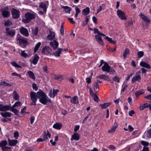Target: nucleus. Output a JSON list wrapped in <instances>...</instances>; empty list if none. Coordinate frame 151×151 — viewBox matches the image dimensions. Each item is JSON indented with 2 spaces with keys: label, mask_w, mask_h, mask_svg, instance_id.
I'll return each instance as SVG.
<instances>
[{
  "label": "nucleus",
  "mask_w": 151,
  "mask_h": 151,
  "mask_svg": "<svg viewBox=\"0 0 151 151\" xmlns=\"http://www.w3.org/2000/svg\"><path fill=\"white\" fill-rule=\"evenodd\" d=\"M31 99L32 101L31 105H36L37 98L39 99L40 102L42 104L45 105L48 103H51V100L42 91H38L37 93L31 91L30 93Z\"/></svg>",
  "instance_id": "nucleus-1"
},
{
  "label": "nucleus",
  "mask_w": 151,
  "mask_h": 151,
  "mask_svg": "<svg viewBox=\"0 0 151 151\" xmlns=\"http://www.w3.org/2000/svg\"><path fill=\"white\" fill-rule=\"evenodd\" d=\"M17 40L19 41L20 45L23 48H25L28 43L26 39L21 36L19 34L17 35Z\"/></svg>",
  "instance_id": "nucleus-2"
},
{
  "label": "nucleus",
  "mask_w": 151,
  "mask_h": 151,
  "mask_svg": "<svg viewBox=\"0 0 151 151\" xmlns=\"http://www.w3.org/2000/svg\"><path fill=\"white\" fill-rule=\"evenodd\" d=\"M25 18L23 19L22 22L25 23H28L31 20L35 18V15L30 12H27L25 14Z\"/></svg>",
  "instance_id": "nucleus-3"
},
{
  "label": "nucleus",
  "mask_w": 151,
  "mask_h": 151,
  "mask_svg": "<svg viewBox=\"0 0 151 151\" xmlns=\"http://www.w3.org/2000/svg\"><path fill=\"white\" fill-rule=\"evenodd\" d=\"M116 14L119 18L121 20H126L127 18L125 13L120 9H118L116 11Z\"/></svg>",
  "instance_id": "nucleus-4"
},
{
  "label": "nucleus",
  "mask_w": 151,
  "mask_h": 151,
  "mask_svg": "<svg viewBox=\"0 0 151 151\" xmlns=\"http://www.w3.org/2000/svg\"><path fill=\"white\" fill-rule=\"evenodd\" d=\"M52 50L48 46H46L42 50V53L47 55L50 56L51 55Z\"/></svg>",
  "instance_id": "nucleus-5"
},
{
  "label": "nucleus",
  "mask_w": 151,
  "mask_h": 151,
  "mask_svg": "<svg viewBox=\"0 0 151 151\" xmlns=\"http://www.w3.org/2000/svg\"><path fill=\"white\" fill-rule=\"evenodd\" d=\"M20 11L16 9L13 8L12 9V18L14 19H17L20 17Z\"/></svg>",
  "instance_id": "nucleus-6"
},
{
  "label": "nucleus",
  "mask_w": 151,
  "mask_h": 151,
  "mask_svg": "<svg viewBox=\"0 0 151 151\" xmlns=\"http://www.w3.org/2000/svg\"><path fill=\"white\" fill-rule=\"evenodd\" d=\"M2 15L3 17L5 18L9 17L10 15L9 9L7 7L4 8L1 10Z\"/></svg>",
  "instance_id": "nucleus-7"
},
{
  "label": "nucleus",
  "mask_w": 151,
  "mask_h": 151,
  "mask_svg": "<svg viewBox=\"0 0 151 151\" xmlns=\"http://www.w3.org/2000/svg\"><path fill=\"white\" fill-rule=\"evenodd\" d=\"M6 34L11 37H14L15 34V29H11L9 27H6Z\"/></svg>",
  "instance_id": "nucleus-8"
},
{
  "label": "nucleus",
  "mask_w": 151,
  "mask_h": 151,
  "mask_svg": "<svg viewBox=\"0 0 151 151\" xmlns=\"http://www.w3.org/2000/svg\"><path fill=\"white\" fill-rule=\"evenodd\" d=\"M11 108V106L9 105L4 106L2 104H0V111H6L10 110Z\"/></svg>",
  "instance_id": "nucleus-9"
},
{
  "label": "nucleus",
  "mask_w": 151,
  "mask_h": 151,
  "mask_svg": "<svg viewBox=\"0 0 151 151\" xmlns=\"http://www.w3.org/2000/svg\"><path fill=\"white\" fill-rule=\"evenodd\" d=\"M20 33L25 37H27L29 35L27 29L25 27H22L20 30Z\"/></svg>",
  "instance_id": "nucleus-10"
},
{
  "label": "nucleus",
  "mask_w": 151,
  "mask_h": 151,
  "mask_svg": "<svg viewBox=\"0 0 151 151\" xmlns=\"http://www.w3.org/2000/svg\"><path fill=\"white\" fill-rule=\"evenodd\" d=\"M101 69L103 71L108 72L110 70L111 67L106 62H105L104 65L102 67Z\"/></svg>",
  "instance_id": "nucleus-11"
},
{
  "label": "nucleus",
  "mask_w": 151,
  "mask_h": 151,
  "mask_svg": "<svg viewBox=\"0 0 151 151\" xmlns=\"http://www.w3.org/2000/svg\"><path fill=\"white\" fill-rule=\"evenodd\" d=\"M59 92V90L58 89L55 90L53 89L52 91V90L51 89L50 91V92L49 93L48 95L50 97H52L54 98L55 96H56Z\"/></svg>",
  "instance_id": "nucleus-12"
},
{
  "label": "nucleus",
  "mask_w": 151,
  "mask_h": 151,
  "mask_svg": "<svg viewBox=\"0 0 151 151\" xmlns=\"http://www.w3.org/2000/svg\"><path fill=\"white\" fill-rule=\"evenodd\" d=\"M118 127L117 123L115 122L114 125L111 129L108 131V132L110 134H113L115 132L116 129Z\"/></svg>",
  "instance_id": "nucleus-13"
},
{
  "label": "nucleus",
  "mask_w": 151,
  "mask_h": 151,
  "mask_svg": "<svg viewBox=\"0 0 151 151\" xmlns=\"http://www.w3.org/2000/svg\"><path fill=\"white\" fill-rule=\"evenodd\" d=\"M8 142L9 145L10 146H14L16 145L18 142L17 140L10 139L9 138L8 139Z\"/></svg>",
  "instance_id": "nucleus-14"
},
{
  "label": "nucleus",
  "mask_w": 151,
  "mask_h": 151,
  "mask_svg": "<svg viewBox=\"0 0 151 151\" xmlns=\"http://www.w3.org/2000/svg\"><path fill=\"white\" fill-rule=\"evenodd\" d=\"M139 16L145 22H147L148 23H150V20L146 16L143 15L142 13H140Z\"/></svg>",
  "instance_id": "nucleus-15"
},
{
  "label": "nucleus",
  "mask_w": 151,
  "mask_h": 151,
  "mask_svg": "<svg viewBox=\"0 0 151 151\" xmlns=\"http://www.w3.org/2000/svg\"><path fill=\"white\" fill-rule=\"evenodd\" d=\"M95 39L101 45H102L104 44L103 41L101 37L98 35L95 36Z\"/></svg>",
  "instance_id": "nucleus-16"
},
{
  "label": "nucleus",
  "mask_w": 151,
  "mask_h": 151,
  "mask_svg": "<svg viewBox=\"0 0 151 151\" xmlns=\"http://www.w3.org/2000/svg\"><path fill=\"white\" fill-rule=\"evenodd\" d=\"M141 80V77L139 75L136 74L133 77L132 80V83H134L137 81H139Z\"/></svg>",
  "instance_id": "nucleus-17"
},
{
  "label": "nucleus",
  "mask_w": 151,
  "mask_h": 151,
  "mask_svg": "<svg viewBox=\"0 0 151 151\" xmlns=\"http://www.w3.org/2000/svg\"><path fill=\"white\" fill-rule=\"evenodd\" d=\"M50 45L53 48L55 49L58 47V43L56 40H54L53 41L50 42Z\"/></svg>",
  "instance_id": "nucleus-18"
},
{
  "label": "nucleus",
  "mask_w": 151,
  "mask_h": 151,
  "mask_svg": "<svg viewBox=\"0 0 151 151\" xmlns=\"http://www.w3.org/2000/svg\"><path fill=\"white\" fill-rule=\"evenodd\" d=\"M70 102L71 103L74 104H78L79 101L78 97L77 96H76L73 97L71 99Z\"/></svg>",
  "instance_id": "nucleus-19"
},
{
  "label": "nucleus",
  "mask_w": 151,
  "mask_h": 151,
  "mask_svg": "<svg viewBox=\"0 0 151 151\" xmlns=\"http://www.w3.org/2000/svg\"><path fill=\"white\" fill-rule=\"evenodd\" d=\"M140 65L143 67L147 69H150L151 68L150 65L146 62L141 61L140 63Z\"/></svg>",
  "instance_id": "nucleus-20"
},
{
  "label": "nucleus",
  "mask_w": 151,
  "mask_h": 151,
  "mask_svg": "<svg viewBox=\"0 0 151 151\" xmlns=\"http://www.w3.org/2000/svg\"><path fill=\"white\" fill-rule=\"evenodd\" d=\"M39 59V56L37 54H35L33 59V60L31 62V63L34 65H36L37 63V62Z\"/></svg>",
  "instance_id": "nucleus-21"
},
{
  "label": "nucleus",
  "mask_w": 151,
  "mask_h": 151,
  "mask_svg": "<svg viewBox=\"0 0 151 151\" xmlns=\"http://www.w3.org/2000/svg\"><path fill=\"white\" fill-rule=\"evenodd\" d=\"M63 51V50L61 48H59L57 51L53 53V55L55 57H59L60 56V54Z\"/></svg>",
  "instance_id": "nucleus-22"
},
{
  "label": "nucleus",
  "mask_w": 151,
  "mask_h": 151,
  "mask_svg": "<svg viewBox=\"0 0 151 151\" xmlns=\"http://www.w3.org/2000/svg\"><path fill=\"white\" fill-rule=\"evenodd\" d=\"M99 84L96 82H95L93 85V89L96 93L98 92L99 90Z\"/></svg>",
  "instance_id": "nucleus-23"
},
{
  "label": "nucleus",
  "mask_w": 151,
  "mask_h": 151,
  "mask_svg": "<svg viewBox=\"0 0 151 151\" xmlns=\"http://www.w3.org/2000/svg\"><path fill=\"white\" fill-rule=\"evenodd\" d=\"M50 34L47 36V38L48 40H52L54 38L55 36V33L53 32L50 31Z\"/></svg>",
  "instance_id": "nucleus-24"
},
{
  "label": "nucleus",
  "mask_w": 151,
  "mask_h": 151,
  "mask_svg": "<svg viewBox=\"0 0 151 151\" xmlns=\"http://www.w3.org/2000/svg\"><path fill=\"white\" fill-rule=\"evenodd\" d=\"M40 7L43 9V12L45 13L47 11V6L45 3L44 2H41L39 5Z\"/></svg>",
  "instance_id": "nucleus-25"
},
{
  "label": "nucleus",
  "mask_w": 151,
  "mask_h": 151,
  "mask_svg": "<svg viewBox=\"0 0 151 151\" xmlns=\"http://www.w3.org/2000/svg\"><path fill=\"white\" fill-rule=\"evenodd\" d=\"M53 127L55 129L60 130L62 128V125L61 123L57 122L53 125Z\"/></svg>",
  "instance_id": "nucleus-26"
},
{
  "label": "nucleus",
  "mask_w": 151,
  "mask_h": 151,
  "mask_svg": "<svg viewBox=\"0 0 151 151\" xmlns=\"http://www.w3.org/2000/svg\"><path fill=\"white\" fill-rule=\"evenodd\" d=\"M12 95L13 96V99L15 101H18L19 100L20 96L19 94L16 91H13Z\"/></svg>",
  "instance_id": "nucleus-27"
},
{
  "label": "nucleus",
  "mask_w": 151,
  "mask_h": 151,
  "mask_svg": "<svg viewBox=\"0 0 151 151\" xmlns=\"http://www.w3.org/2000/svg\"><path fill=\"white\" fill-rule=\"evenodd\" d=\"M44 134L43 136V138L45 140H46L48 139L47 137L48 136L49 138H50L51 137V134L48 131H44Z\"/></svg>",
  "instance_id": "nucleus-28"
},
{
  "label": "nucleus",
  "mask_w": 151,
  "mask_h": 151,
  "mask_svg": "<svg viewBox=\"0 0 151 151\" xmlns=\"http://www.w3.org/2000/svg\"><path fill=\"white\" fill-rule=\"evenodd\" d=\"M79 138L80 136L78 134L76 133H75L72 136L70 139L71 141L73 140H78L79 139Z\"/></svg>",
  "instance_id": "nucleus-29"
},
{
  "label": "nucleus",
  "mask_w": 151,
  "mask_h": 151,
  "mask_svg": "<svg viewBox=\"0 0 151 151\" xmlns=\"http://www.w3.org/2000/svg\"><path fill=\"white\" fill-rule=\"evenodd\" d=\"M0 114L3 117H10L11 116L12 113L8 112L5 111L1 113Z\"/></svg>",
  "instance_id": "nucleus-30"
},
{
  "label": "nucleus",
  "mask_w": 151,
  "mask_h": 151,
  "mask_svg": "<svg viewBox=\"0 0 151 151\" xmlns=\"http://www.w3.org/2000/svg\"><path fill=\"white\" fill-rule=\"evenodd\" d=\"M27 74L30 78L35 81L36 79L33 73L31 71H29L27 73Z\"/></svg>",
  "instance_id": "nucleus-31"
},
{
  "label": "nucleus",
  "mask_w": 151,
  "mask_h": 151,
  "mask_svg": "<svg viewBox=\"0 0 151 151\" xmlns=\"http://www.w3.org/2000/svg\"><path fill=\"white\" fill-rule=\"evenodd\" d=\"M90 12V9L88 7H86L85 9H84L82 12V13L85 15H86L89 14Z\"/></svg>",
  "instance_id": "nucleus-32"
},
{
  "label": "nucleus",
  "mask_w": 151,
  "mask_h": 151,
  "mask_svg": "<svg viewBox=\"0 0 151 151\" xmlns=\"http://www.w3.org/2000/svg\"><path fill=\"white\" fill-rule=\"evenodd\" d=\"M111 104V103H105L104 104H101L99 105V106L102 109H104L106 108L108 106Z\"/></svg>",
  "instance_id": "nucleus-33"
},
{
  "label": "nucleus",
  "mask_w": 151,
  "mask_h": 151,
  "mask_svg": "<svg viewBox=\"0 0 151 151\" xmlns=\"http://www.w3.org/2000/svg\"><path fill=\"white\" fill-rule=\"evenodd\" d=\"M144 93V90L142 89H141L136 91L135 93V94L136 97H137L139 96L140 95L143 94Z\"/></svg>",
  "instance_id": "nucleus-34"
},
{
  "label": "nucleus",
  "mask_w": 151,
  "mask_h": 151,
  "mask_svg": "<svg viewBox=\"0 0 151 151\" xmlns=\"http://www.w3.org/2000/svg\"><path fill=\"white\" fill-rule=\"evenodd\" d=\"M41 45L40 42H39L37 43L35 45L34 49V52H36L38 50Z\"/></svg>",
  "instance_id": "nucleus-35"
},
{
  "label": "nucleus",
  "mask_w": 151,
  "mask_h": 151,
  "mask_svg": "<svg viewBox=\"0 0 151 151\" xmlns=\"http://www.w3.org/2000/svg\"><path fill=\"white\" fill-rule=\"evenodd\" d=\"M22 105V104L20 101H17L15 102L14 104L11 106V108H15L16 107L20 106Z\"/></svg>",
  "instance_id": "nucleus-36"
},
{
  "label": "nucleus",
  "mask_w": 151,
  "mask_h": 151,
  "mask_svg": "<svg viewBox=\"0 0 151 151\" xmlns=\"http://www.w3.org/2000/svg\"><path fill=\"white\" fill-rule=\"evenodd\" d=\"M7 144V142L6 140H4L1 141L0 142V147L1 148L2 147H5L6 146Z\"/></svg>",
  "instance_id": "nucleus-37"
},
{
  "label": "nucleus",
  "mask_w": 151,
  "mask_h": 151,
  "mask_svg": "<svg viewBox=\"0 0 151 151\" xmlns=\"http://www.w3.org/2000/svg\"><path fill=\"white\" fill-rule=\"evenodd\" d=\"M145 135L147 137L150 138L151 137V129H149L146 132H145Z\"/></svg>",
  "instance_id": "nucleus-38"
},
{
  "label": "nucleus",
  "mask_w": 151,
  "mask_h": 151,
  "mask_svg": "<svg viewBox=\"0 0 151 151\" xmlns=\"http://www.w3.org/2000/svg\"><path fill=\"white\" fill-rule=\"evenodd\" d=\"M105 39L108 41L110 42L111 43L115 44L116 43V42L112 40L111 38H110L108 37H106L105 38Z\"/></svg>",
  "instance_id": "nucleus-39"
},
{
  "label": "nucleus",
  "mask_w": 151,
  "mask_h": 151,
  "mask_svg": "<svg viewBox=\"0 0 151 151\" xmlns=\"http://www.w3.org/2000/svg\"><path fill=\"white\" fill-rule=\"evenodd\" d=\"M38 32V27H36L34 29L32 30V34L35 35H37Z\"/></svg>",
  "instance_id": "nucleus-40"
},
{
  "label": "nucleus",
  "mask_w": 151,
  "mask_h": 151,
  "mask_svg": "<svg viewBox=\"0 0 151 151\" xmlns=\"http://www.w3.org/2000/svg\"><path fill=\"white\" fill-rule=\"evenodd\" d=\"M147 107V103H145L144 104L141 105L139 108L140 110H143L144 109Z\"/></svg>",
  "instance_id": "nucleus-41"
},
{
  "label": "nucleus",
  "mask_w": 151,
  "mask_h": 151,
  "mask_svg": "<svg viewBox=\"0 0 151 151\" xmlns=\"http://www.w3.org/2000/svg\"><path fill=\"white\" fill-rule=\"evenodd\" d=\"M62 8L65 9V11L68 13H70V12L71 10L70 7L68 6H63Z\"/></svg>",
  "instance_id": "nucleus-42"
},
{
  "label": "nucleus",
  "mask_w": 151,
  "mask_h": 151,
  "mask_svg": "<svg viewBox=\"0 0 151 151\" xmlns=\"http://www.w3.org/2000/svg\"><path fill=\"white\" fill-rule=\"evenodd\" d=\"M97 78H98L100 79H104L105 80H107V79L108 78V77L106 76L105 75H100Z\"/></svg>",
  "instance_id": "nucleus-43"
},
{
  "label": "nucleus",
  "mask_w": 151,
  "mask_h": 151,
  "mask_svg": "<svg viewBox=\"0 0 151 151\" xmlns=\"http://www.w3.org/2000/svg\"><path fill=\"white\" fill-rule=\"evenodd\" d=\"M20 55L24 57L27 58L29 57V55L27 53H25L24 51H22Z\"/></svg>",
  "instance_id": "nucleus-44"
},
{
  "label": "nucleus",
  "mask_w": 151,
  "mask_h": 151,
  "mask_svg": "<svg viewBox=\"0 0 151 151\" xmlns=\"http://www.w3.org/2000/svg\"><path fill=\"white\" fill-rule=\"evenodd\" d=\"M129 50L128 48L126 49L125 50L124 53H123V55L124 58H125L126 57L127 55L129 53Z\"/></svg>",
  "instance_id": "nucleus-45"
},
{
  "label": "nucleus",
  "mask_w": 151,
  "mask_h": 151,
  "mask_svg": "<svg viewBox=\"0 0 151 151\" xmlns=\"http://www.w3.org/2000/svg\"><path fill=\"white\" fill-rule=\"evenodd\" d=\"M0 85L1 86H11V85L9 83H7L5 81H3L2 82H1L0 83Z\"/></svg>",
  "instance_id": "nucleus-46"
},
{
  "label": "nucleus",
  "mask_w": 151,
  "mask_h": 151,
  "mask_svg": "<svg viewBox=\"0 0 151 151\" xmlns=\"http://www.w3.org/2000/svg\"><path fill=\"white\" fill-rule=\"evenodd\" d=\"M14 108H11L10 110L14 113L16 115H17V113L19 112V111L16 109Z\"/></svg>",
  "instance_id": "nucleus-47"
},
{
  "label": "nucleus",
  "mask_w": 151,
  "mask_h": 151,
  "mask_svg": "<svg viewBox=\"0 0 151 151\" xmlns=\"http://www.w3.org/2000/svg\"><path fill=\"white\" fill-rule=\"evenodd\" d=\"M12 24V22L9 20H8L7 21L5 22L4 24L5 26H9Z\"/></svg>",
  "instance_id": "nucleus-48"
},
{
  "label": "nucleus",
  "mask_w": 151,
  "mask_h": 151,
  "mask_svg": "<svg viewBox=\"0 0 151 151\" xmlns=\"http://www.w3.org/2000/svg\"><path fill=\"white\" fill-rule=\"evenodd\" d=\"M63 27H64L63 24V23H62L61 24V28H60V34L62 35H63L64 34V29Z\"/></svg>",
  "instance_id": "nucleus-49"
},
{
  "label": "nucleus",
  "mask_w": 151,
  "mask_h": 151,
  "mask_svg": "<svg viewBox=\"0 0 151 151\" xmlns=\"http://www.w3.org/2000/svg\"><path fill=\"white\" fill-rule=\"evenodd\" d=\"M112 79L114 81L118 83H119L120 82V78L116 76H115Z\"/></svg>",
  "instance_id": "nucleus-50"
},
{
  "label": "nucleus",
  "mask_w": 151,
  "mask_h": 151,
  "mask_svg": "<svg viewBox=\"0 0 151 151\" xmlns=\"http://www.w3.org/2000/svg\"><path fill=\"white\" fill-rule=\"evenodd\" d=\"M11 149L10 147L5 146V147H2L1 149L3 151H8Z\"/></svg>",
  "instance_id": "nucleus-51"
},
{
  "label": "nucleus",
  "mask_w": 151,
  "mask_h": 151,
  "mask_svg": "<svg viewBox=\"0 0 151 151\" xmlns=\"http://www.w3.org/2000/svg\"><path fill=\"white\" fill-rule=\"evenodd\" d=\"M137 54L138 55V58H140L143 56L144 53L142 51H139L137 52Z\"/></svg>",
  "instance_id": "nucleus-52"
},
{
  "label": "nucleus",
  "mask_w": 151,
  "mask_h": 151,
  "mask_svg": "<svg viewBox=\"0 0 151 151\" xmlns=\"http://www.w3.org/2000/svg\"><path fill=\"white\" fill-rule=\"evenodd\" d=\"M128 86V85L127 84L123 85L122 86V88L121 90V92H122L124 91Z\"/></svg>",
  "instance_id": "nucleus-53"
},
{
  "label": "nucleus",
  "mask_w": 151,
  "mask_h": 151,
  "mask_svg": "<svg viewBox=\"0 0 151 151\" xmlns=\"http://www.w3.org/2000/svg\"><path fill=\"white\" fill-rule=\"evenodd\" d=\"M11 64L14 67L16 68H20L21 67L19 65H18L16 63L14 62H11Z\"/></svg>",
  "instance_id": "nucleus-54"
},
{
  "label": "nucleus",
  "mask_w": 151,
  "mask_h": 151,
  "mask_svg": "<svg viewBox=\"0 0 151 151\" xmlns=\"http://www.w3.org/2000/svg\"><path fill=\"white\" fill-rule=\"evenodd\" d=\"M141 143L144 146H148L149 145V143L148 142L144 141H141Z\"/></svg>",
  "instance_id": "nucleus-55"
},
{
  "label": "nucleus",
  "mask_w": 151,
  "mask_h": 151,
  "mask_svg": "<svg viewBox=\"0 0 151 151\" xmlns=\"http://www.w3.org/2000/svg\"><path fill=\"white\" fill-rule=\"evenodd\" d=\"M89 93L90 95L92 97L96 95V94L93 91L91 88H89Z\"/></svg>",
  "instance_id": "nucleus-56"
},
{
  "label": "nucleus",
  "mask_w": 151,
  "mask_h": 151,
  "mask_svg": "<svg viewBox=\"0 0 151 151\" xmlns=\"http://www.w3.org/2000/svg\"><path fill=\"white\" fill-rule=\"evenodd\" d=\"M32 87L33 88L35 91H37L38 90V88L37 84L35 83H33L32 84Z\"/></svg>",
  "instance_id": "nucleus-57"
},
{
  "label": "nucleus",
  "mask_w": 151,
  "mask_h": 151,
  "mask_svg": "<svg viewBox=\"0 0 151 151\" xmlns=\"http://www.w3.org/2000/svg\"><path fill=\"white\" fill-rule=\"evenodd\" d=\"M19 136V133L18 131H16L14 133V137L16 139H18Z\"/></svg>",
  "instance_id": "nucleus-58"
},
{
  "label": "nucleus",
  "mask_w": 151,
  "mask_h": 151,
  "mask_svg": "<svg viewBox=\"0 0 151 151\" xmlns=\"http://www.w3.org/2000/svg\"><path fill=\"white\" fill-rule=\"evenodd\" d=\"M104 4H102L99 7V8L97 10V13H98L99 12H100V11H101L102 9V7L104 6Z\"/></svg>",
  "instance_id": "nucleus-59"
},
{
  "label": "nucleus",
  "mask_w": 151,
  "mask_h": 151,
  "mask_svg": "<svg viewBox=\"0 0 151 151\" xmlns=\"http://www.w3.org/2000/svg\"><path fill=\"white\" fill-rule=\"evenodd\" d=\"M90 115V114H88L87 115V116L83 119V121L82 123V124H83L87 120V119L89 117Z\"/></svg>",
  "instance_id": "nucleus-60"
},
{
  "label": "nucleus",
  "mask_w": 151,
  "mask_h": 151,
  "mask_svg": "<svg viewBox=\"0 0 151 151\" xmlns=\"http://www.w3.org/2000/svg\"><path fill=\"white\" fill-rule=\"evenodd\" d=\"M11 75L12 76H18L20 78H21V76L20 74H18L16 72H14L12 73Z\"/></svg>",
  "instance_id": "nucleus-61"
},
{
  "label": "nucleus",
  "mask_w": 151,
  "mask_h": 151,
  "mask_svg": "<svg viewBox=\"0 0 151 151\" xmlns=\"http://www.w3.org/2000/svg\"><path fill=\"white\" fill-rule=\"evenodd\" d=\"M93 30L94 31V33L96 34L97 33L98 34V35L99 34V33H100V32H99L98 29L96 28H94L93 29Z\"/></svg>",
  "instance_id": "nucleus-62"
},
{
  "label": "nucleus",
  "mask_w": 151,
  "mask_h": 151,
  "mask_svg": "<svg viewBox=\"0 0 151 151\" xmlns=\"http://www.w3.org/2000/svg\"><path fill=\"white\" fill-rule=\"evenodd\" d=\"M86 82L88 84H90L91 82V78L88 77L86 78Z\"/></svg>",
  "instance_id": "nucleus-63"
},
{
  "label": "nucleus",
  "mask_w": 151,
  "mask_h": 151,
  "mask_svg": "<svg viewBox=\"0 0 151 151\" xmlns=\"http://www.w3.org/2000/svg\"><path fill=\"white\" fill-rule=\"evenodd\" d=\"M141 70L142 73H144L145 76L146 74L147 70L144 68H142L141 69Z\"/></svg>",
  "instance_id": "nucleus-64"
}]
</instances>
